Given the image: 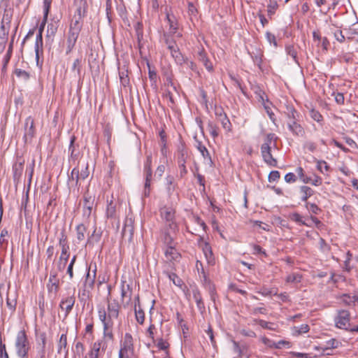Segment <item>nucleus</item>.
<instances>
[{"mask_svg":"<svg viewBox=\"0 0 358 358\" xmlns=\"http://www.w3.org/2000/svg\"><path fill=\"white\" fill-rule=\"evenodd\" d=\"M277 136L273 133H269L266 135L265 142L261 145V154L263 160L270 166H278V161L271 154V144L273 141V146L276 145Z\"/></svg>","mask_w":358,"mask_h":358,"instance_id":"obj_1","label":"nucleus"},{"mask_svg":"<svg viewBox=\"0 0 358 358\" xmlns=\"http://www.w3.org/2000/svg\"><path fill=\"white\" fill-rule=\"evenodd\" d=\"M31 345L26 331L20 330L17 332L15 340V349L19 358H28Z\"/></svg>","mask_w":358,"mask_h":358,"instance_id":"obj_2","label":"nucleus"},{"mask_svg":"<svg viewBox=\"0 0 358 358\" xmlns=\"http://www.w3.org/2000/svg\"><path fill=\"white\" fill-rule=\"evenodd\" d=\"M99 320L103 326V336L110 341L114 340L113 333V322L112 317H107L104 308H99L98 310Z\"/></svg>","mask_w":358,"mask_h":358,"instance_id":"obj_3","label":"nucleus"},{"mask_svg":"<svg viewBox=\"0 0 358 358\" xmlns=\"http://www.w3.org/2000/svg\"><path fill=\"white\" fill-rule=\"evenodd\" d=\"M161 217L165 220L166 226L171 230H176L177 224L175 222V210L171 206H164L159 210Z\"/></svg>","mask_w":358,"mask_h":358,"instance_id":"obj_4","label":"nucleus"},{"mask_svg":"<svg viewBox=\"0 0 358 358\" xmlns=\"http://www.w3.org/2000/svg\"><path fill=\"white\" fill-rule=\"evenodd\" d=\"M134 353V342L131 334L126 333L124 340L120 343V355L129 356L131 357Z\"/></svg>","mask_w":358,"mask_h":358,"instance_id":"obj_5","label":"nucleus"},{"mask_svg":"<svg viewBox=\"0 0 358 358\" xmlns=\"http://www.w3.org/2000/svg\"><path fill=\"white\" fill-rule=\"evenodd\" d=\"M350 315L347 310H338L337 315L335 317L334 322L337 328L348 330L350 326Z\"/></svg>","mask_w":358,"mask_h":358,"instance_id":"obj_6","label":"nucleus"},{"mask_svg":"<svg viewBox=\"0 0 358 358\" xmlns=\"http://www.w3.org/2000/svg\"><path fill=\"white\" fill-rule=\"evenodd\" d=\"M215 115L218 122H220L222 127L227 131H231V123L225 113L224 108L220 106H215Z\"/></svg>","mask_w":358,"mask_h":358,"instance_id":"obj_7","label":"nucleus"},{"mask_svg":"<svg viewBox=\"0 0 358 358\" xmlns=\"http://www.w3.org/2000/svg\"><path fill=\"white\" fill-rule=\"evenodd\" d=\"M35 133L36 129L34 119L31 116H29L24 121V134L23 136L24 142L31 143L35 136Z\"/></svg>","mask_w":358,"mask_h":358,"instance_id":"obj_8","label":"nucleus"},{"mask_svg":"<svg viewBox=\"0 0 358 358\" xmlns=\"http://www.w3.org/2000/svg\"><path fill=\"white\" fill-rule=\"evenodd\" d=\"M134 221L131 217H127L124 220V227L122 230V238L131 242L134 236Z\"/></svg>","mask_w":358,"mask_h":358,"instance_id":"obj_9","label":"nucleus"},{"mask_svg":"<svg viewBox=\"0 0 358 358\" xmlns=\"http://www.w3.org/2000/svg\"><path fill=\"white\" fill-rule=\"evenodd\" d=\"M132 296V287L127 284L125 280L121 281V301L124 308H127L131 302Z\"/></svg>","mask_w":358,"mask_h":358,"instance_id":"obj_10","label":"nucleus"},{"mask_svg":"<svg viewBox=\"0 0 358 358\" xmlns=\"http://www.w3.org/2000/svg\"><path fill=\"white\" fill-rule=\"evenodd\" d=\"M76 302L74 294L63 297L59 303V308L65 311V316H68L71 312Z\"/></svg>","mask_w":358,"mask_h":358,"instance_id":"obj_11","label":"nucleus"},{"mask_svg":"<svg viewBox=\"0 0 358 358\" xmlns=\"http://www.w3.org/2000/svg\"><path fill=\"white\" fill-rule=\"evenodd\" d=\"M80 33L69 30L66 35V55L70 54L73 50Z\"/></svg>","mask_w":358,"mask_h":358,"instance_id":"obj_12","label":"nucleus"},{"mask_svg":"<svg viewBox=\"0 0 358 358\" xmlns=\"http://www.w3.org/2000/svg\"><path fill=\"white\" fill-rule=\"evenodd\" d=\"M47 288L49 293L53 292L56 294L58 292L59 289V280L57 278V273L56 271H50Z\"/></svg>","mask_w":358,"mask_h":358,"instance_id":"obj_13","label":"nucleus"},{"mask_svg":"<svg viewBox=\"0 0 358 358\" xmlns=\"http://www.w3.org/2000/svg\"><path fill=\"white\" fill-rule=\"evenodd\" d=\"M287 127L294 136H303L305 134L304 129L298 122V120H289Z\"/></svg>","mask_w":358,"mask_h":358,"instance_id":"obj_14","label":"nucleus"},{"mask_svg":"<svg viewBox=\"0 0 358 358\" xmlns=\"http://www.w3.org/2000/svg\"><path fill=\"white\" fill-rule=\"evenodd\" d=\"M90 266L87 268V273L85 275V278L83 284V287L88 289H92L94 288V285L95 283L96 274V265H94V269L93 270V274L91 275Z\"/></svg>","mask_w":358,"mask_h":358,"instance_id":"obj_15","label":"nucleus"},{"mask_svg":"<svg viewBox=\"0 0 358 358\" xmlns=\"http://www.w3.org/2000/svg\"><path fill=\"white\" fill-rule=\"evenodd\" d=\"M166 86H171L174 91L178 92L177 87L173 83V73L170 68H163L162 71Z\"/></svg>","mask_w":358,"mask_h":358,"instance_id":"obj_16","label":"nucleus"},{"mask_svg":"<svg viewBox=\"0 0 358 358\" xmlns=\"http://www.w3.org/2000/svg\"><path fill=\"white\" fill-rule=\"evenodd\" d=\"M94 205V199L86 192L84 196L83 216L89 218Z\"/></svg>","mask_w":358,"mask_h":358,"instance_id":"obj_17","label":"nucleus"},{"mask_svg":"<svg viewBox=\"0 0 358 358\" xmlns=\"http://www.w3.org/2000/svg\"><path fill=\"white\" fill-rule=\"evenodd\" d=\"M192 295L198 309L201 313H203L205 312L206 307L202 299L201 293L197 287H194L192 289Z\"/></svg>","mask_w":358,"mask_h":358,"instance_id":"obj_18","label":"nucleus"},{"mask_svg":"<svg viewBox=\"0 0 358 358\" xmlns=\"http://www.w3.org/2000/svg\"><path fill=\"white\" fill-rule=\"evenodd\" d=\"M166 247V248L164 251V255L169 261L172 262L177 260L180 257L179 252L176 249V243L173 245H168Z\"/></svg>","mask_w":358,"mask_h":358,"instance_id":"obj_19","label":"nucleus"},{"mask_svg":"<svg viewBox=\"0 0 358 358\" xmlns=\"http://www.w3.org/2000/svg\"><path fill=\"white\" fill-rule=\"evenodd\" d=\"M340 345H341V342H339L336 338H331L327 341L326 347L315 346L314 348L316 350H322L321 355H324L325 351H329V350H331V349H336V348H338Z\"/></svg>","mask_w":358,"mask_h":358,"instance_id":"obj_20","label":"nucleus"},{"mask_svg":"<svg viewBox=\"0 0 358 358\" xmlns=\"http://www.w3.org/2000/svg\"><path fill=\"white\" fill-rule=\"evenodd\" d=\"M169 227H164L161 231L160 239L165 246L175 244L173 238L169 231Z\"/></svg>","mask_w":358,"mask_h":358,"instance_id":"obj_21","label":"nucleus"},{"mask_svg":"<svg viewBox=\"0 0 358 358\" xmlns=\"http://www.w3.org/2000/svg\"><path fill=\"white\" fill-rule=\"evenodd\" d=\"M108 315L107 317L117 318L119 316L120 306L116 300L108 303Z\"/></svg>","mask_w":358,"mask_h":358,"instance_id":"obj_22","label":"nucleus"},{"mask_svg":"<svg viewBox=\"0 0 358 358\" xmlns=\"http://www.w3.org/2000/svg\"><path fill=\"white\" fill-rule=\"evenodd\" d=\"M102 231L101 230L97 231L96 227H95L92 234L90 236H89L85 243V247H92L94 245V243H96L100 241Z\"/></svg>","mask_w":358,"mask_h":358,"instance_id":"obj_23","label":"nucleus"},{"mask_svg":"<svg viewBox=\"0 0 358 358\" xmlns=\"http://www.w3.org/2000/svg\"><path fill=\"white\" fill-rule=\"evenodd\" d=\"M24 160L15 162L13 165V177L14 181H19L24 170Z\"/></svg>","mask_w":358,"mask_h":358,"instance_id":"obj_24","label":"nucleus"},{"mask_svg":"<svg viewBox=\"0 0 358 358\" xmlns=\"http://www.w3.org/2000/svg\"><path fill=\"white\" fill-rule=\"evenodd\" d=\"M165 180L166 192L168 196L170 197L176 190L177 184L175 182V177L173 176L168 175Z\"/></svg>","mask_w":358,"mask_h":358,"instance_id":"obj_25","label":"nucleus"},{"mask_svg":"<svg viewBox=\"0 0 358 358\" xmlns=\"http://www.w3.org/2000/svg\"><path fill=\"white\" fill-rule=\"evenodd\" d=\"M202 250L205 257L209 264H213L215 258L213 256L212 248L208 242H204L202 245Z\"/></svg>","mask_w":358,"mask_h":358,"instance_id":"obj_26","label":"nucleus"},{"mask_svg":"<svg viewBox=\"0 0 358 358\" xmlns=\"http://www.w3.org/2000/svg\"><path fill=\"white\" fill-rule=\"evenodd\" d=\"M166 19L168 21V23L169 24V34H176L177 30L178 29V22L173 14H170L169 13H166Z\"/></svg>","mask_w":358,"mask_h":358,"instance_id":"obj_27","label":"nucleus"},{"mask_svg":"<svg viewBox=\"0 0 358 358\" xmlns=\"http://www.w3.org/2000/svg\"><path fill=\"white\" fill-rule=\"evenodd\" d=\"M199 60L203 64L208 71L211 72L213 71V65L204 51L202 50L199 52Z\"/></svg>","mask_w":358,"mask_h":358,"instance_id":"obj_28","label":"nucleus"},{"mask_svg":"<svg viewBox=\"0 0 358 358\" xmlns=\"http://www.w3.org/2000/svg\"><path fill=\"white\" fill-rule=\"evenodd\" d=\"M187 157H188L187 149L186 148L185 145L183 143H181L178 147V157H177L178 163L186 162Z\"/></svg>","mask_w":358,"mask_h":358,"instance_id":"obj_29","label":"nucleus"},{"mask_svg":"<svg viewBox=\"0 0 358 358\" xmlns=\"http://www.w3.org/2000/svg\"><path fill=\"white\" fill-rule=\"evenodd\" d=\"M43 35L41 34H37L34 45L36 59L37 63H38L40 52H43Z\"/></svg>","mask_w":358,"mask_h":358,"instance_id":"obj_30","label":"nucleus"},{"mask_svg":"<svg viewBox=\"0 0 358 358\" xmlns=\"http://www.w3.org/2000/svg\"><path fill=\"white\" fill-rule=\"evenodd\" d=\"M169 33L163 34V38L164 40L165 44L167 45V48L170 50V52H173V50L179 48L176 44L175 40H173L171 35Z\"/></svg>","mask_w":358,"mask_h":358,"instance_id":"obj_31","label":"nucleus"},{"mask_svg":"<svg viewBox=\"0 0 358 358\" xmlns=\"http://www.w3.org/2000/svg\"><path fill=\"white\" fill-rule=\"evenodd\" d=\"M199 266H201V275H200V277L202 278L201 281H202L203 286L205 287H207L208 286L213 285L211 280L208 278L207 274L206 273V272L203 269V264H202L201 262L197 260L196 262V267L198 270V272H199Z\"/></svg>","mask_w":358,"mask_h":358,"instance_id":"obj_32","label":"nucleus"},{"mask_svg":"<svg viewBox=\"0 0 358 358\" xmlns=\"http://www.w3.org/2000/svg\"><path fill=\"white\" fill-rule=\"evenodd\" d=\"M78 6L76 11V14L78 18L83 19L86 13V9L87 8V3L86 0H78Z\"/></svg>","mask_w":358,"mask_h":358,"instance_id":"obj_33","label":"nucleus"},{"mask_svg":"<svg viewBox=\"0 0 358 358\" xmlns=\"http://www.w3.org/2000/svg\"><path fill=\"white\" fill-rule=\"evenodd\" d=\"M144 173L145 178H152V155H148L146 157V161L144 164Z\"/></svg>","mask_w":358,"mask_h":358,"instance_id":"obj_34","label":"nucleus"},{"mask_svg":"<svg viewBox=\"0 0 358 358\" xmlns=\"http://www.w3.org/2000/svg\"><path fill=\"white\" fill-rule=\"evenodd\" d=\"M73 20L70 24L69 30L80 33L83 28V20L80 18H78L76 15L73 16Z\"/></svg>","mask_w":358,"mask_h":358,"instance_id":"obj_35","label":"nucleus"},{"mask_svg":"<svg viewBox=\"0 0 358 358\" xmlns=\"http://www.w3.org/2000/svg\"><path fill=\"white\" fill-rule=\"evenodd\" d=\"M171 55L172 57L174 59L176 63L180 66L184 65L187 58L180 52L179 48L171 52Z\"/></svg>","mask_w":358,"mask_h":358,"instance_id":"obj_36","label":"nucleus"},{"mask_svg":"<svg viewBox=\"0 0 358 358\" xmlns=\"http://www.w3.org/2000/svg\"><path fill=\"white\" fill-rule=\"evenodd\" d=\"M253 322L255 324H258L264 329H269V330H272V331H276V329L278 328L277 324H275L273 322H266L263 320L254 319Z\"/></svg>","mask_w":358,"mask_h":358,"instance_id":"obj_37","label":"nucleus"},{"mask_svg":"<svg viewBox=\"0 0 358 358\" xmlns=\"http://www.w3.org/2000/svg\"><path fill=\"white\" fill-rule=\"evenodd\" d=\"M91 290V289L82 287L78 292V299L81 303H83L84 306L86 301L90 298Z\"/></svg>","mask_w":358,"mask_h":358,"instance_id":"obj_38","label":"nucleus"},{"mask_svg":"<svg viewBox=\"0 0 358 358\" xmlns=\"http://www.w3.org/2000/svg\"><path fill=\"white\" fill-rule=\"evenodd\" d=\"M103 341L99 340L96 342L94 343L92 345V349L90 350V352L87 354H93L94 356H97L99 357V352L101 348L102 351H105L106 348L104 345L102 346Z\"/></svg>","mask_w":358,"mask_h":358,"instance_id":"obj_39","label":"nucleus"},{"mask_svg":"<svg viewBox=\"0 0 358 358\" xmlns=\"http://www.w3.org/2000/svg\"><path fill=\"white\" fill-rule=\"evenodd\" d=\"M285 114L289 120H298L299 118V113L294 108V106L290 105H286V110L285 111Z\"/></svg>","mask_w":358,"mask_h":358,"instance_id":"obj_40","label":"nucleus"},{"mask_svg":"<svg viewBox=\"0 0 358 358\" xmlns=\"http://www.w3.org/2000/svg\"><path fill=\"white\" fill-rule=\"evenodd\" d=\"M87 227L83 223L79 224L76 226V238L78 241H82L85 238V233L87 232Z\"/></svg>","mask_w":358,"mask_h":358,"instance_id":"obj_41","label":"nucleus"},{"mask_svg":"<svg viewBox=\"0 0 358 358\" xmlns=\"http://www.w3.org/2000/svg\"><path fill=\"white\" fill-rule=\"evenodd\" d=\"M300 192L302 194L301 198L302 201H306L309 197L313 195L314 190L308 186H301L300 187Z\"/></svg>","mask_w":358,"mask_h":358,"instance_id":"obj_42","label":"nucleus"},{"mask_svg":"<svg viewBox=\"0 0 358 358\" xmlns=\"http://www.w3.org/2000/svg\"><path fill=\"white\" fill-rule=\"evenodd\" d=\"M197 148L201 152V155L205 159L208 161V162L210 164H213V160L211 158V156L208 150V149L206 148L205 145H203L201 142L198 143Z\"/></svg>","mask_w":358,"mask_h":358,"instance_id":"obj_43","label":"nucleus"},{"mask_svg":"<svg viewBox=\"0 0 358 358\" xmlns=\"http://www.w3.org/2000/svg\"><path fill=\"white\" fill-rule=\"evenodd\" d=\"M79 180L80 179V175L79 169L77 167L73 169L71 173V176L69 178V181L75 182V186L79 187L80 184H79Z\"/></svg>","mask_w":358,"mask_h":358,"instance_id":"obj_44","label":"nucleus"},{"mask_svg":"<svg viewBox=\"0 0 358 358\" xmlns=\"http://www.w3.org/2000/svg\"><path fill=\"white\" fill-rule=\"evenodd\" d=\"M76 140V137L73 135L70 139V144L69 146V152H70V159L69 161L73 160L75 161L78 158V153H76V148L74 146L75 141Z\"/></svg>","mask_w":358,"mask_h":358,"instance_id":"obj_45","label":"nucleus"},{"mask_svg":"<svg viewBox=\"0 0 358 358\" xmlns=\"http://www.w3.org/2000/svg\"><path fill=\"white\" fill-rule=\"evenodd\" d=\"M135 317L136 321L140 324H143L145 321V313L141 306L137 307V304H134Z\"/></svg>","mask_w":358,"mask_h":358,"instance_id":"obj_46","label":"nucleus"},{"mask_svg":"<svg viewBox=\"0 0 358 358\" xmlns=\"http://www.w3.org/2000/svg\"><path fill=\"white\" fill-rule=\"evenodd\" d=\"M108 205L106 208V215L108 218H113L115 217L116 214V208L115 205L113 203V201L110 200V201H107Z\"/></svg>","mask_w":358,"mask_h":358,"instance_id":"obj_47","label":"nucleus"},{"mask_svg":"<svg viewBox=\"0 0 358 358\" xmlns=\"http://www.w3.org/2000/svg\"><path fill=\"white\" fill-rule=\"evenodd\" d=\"M13 17V10L12 9H6L4 10V13L3 15V18L1 22H3V24H6L7 25V29H10V24L11 22Z\"/></svg>","mask_w":358,"mask_h":358,"instance_id":"obj_48","label":"nucleus"},{"mask_svg":"<svg viewBox=\"0 0 358 358\" xmlns=\"http://www.w3.org/2000/svg\"><path fill=\"white\" fill-rule=\"evenodd\" d=\"M81 68H82V58L81 57L76 58L72 64L71 71L73 72L76 71L77 76L79 78H80Z\"/></svg>","mask_w":358,"mask_h":358,"instance_id":"obj_49","label":"nucleus"},{"mask_svg":"<svg viewBox=\"0 0 358 358\" xmlns=\"http://www.w3.org/2000/svg\"><path fill=\"white\" fill-rule=\"evenodd\" d=\"M289 218L291 220L298 223L300 225L310 227L311 224L303 220L302 217L298 213H293L290 214Z\"/></svg>","mask_w":358,"mask_h":358,"instance_id":"obj_50","label":"nucleus"},{"mask_svg":"<svg viewBox=\"0 0 358 358\" xmlns=\"http://www.w3.org/2000/svg\"><path fill=\"white\" fill-rule=\"evenodd\" d=\"M119 76H120V80L121 85L124 87L129 86L130 81H129V78L128 76V71L125 70V71H120Z\"/></svg>","mask_w":358,"mask_h":358,"instance_id":"obj_51","label":"nucleus"},{"mask_svg":"<svg viewBox=\"0 0 358 358\" xmlns=\"http://www.w3.org/2000/svg\"><path fill=\"white\" fill-rule=\"evenodd\" d=\"M14 73L18 78H20L24 81H27L30 78L29 73L20 69H15Z\"/></svg>","mask_w":358,"mask_h":358,"instance_id":"obj_52","label":"nucleus"},{"mask_svg":"<svg viewBox=\"0 0 358 358\" xmlns=\"http://www.w3.org/2000/svg\"><path fill=\"white\" fill-rule=\"evenodd\" d=\"M352 257V254L350 250L346 252V259L344 261L343 270L347 272H350L353 266L350 265V260Z\"/></svg>","mask_w":358,"mask_h":358,"instance_id":"obj_53","label":"nucleus"},{"mask_svg":"<svg viewBox=\"0 0 358 358\" xmlns=\"http://www.w3.org/2000/svg\"><path fill=\"white\" fill-rule=\"evenodd\" d=\"M77 259V255H73L71 258L70 263L67 267L66 273L69 275V279L72 280L74 277L73 266Z\"/></svg>","mask_w":358,"mask_h":358,"instance_id":"obj_54","label":"nucleus"},{"mask_svg":"<svg viewBox=\"0 0 358 358\" xmlns=\"http://www.w3.org/2000/svg\"><path fill=\"white\" fill-rule=\"evenodd\" d=\"M296 172L298 174L300 180L304 183H309L311 181V178L304 174L303 169L301 166L296 169Z\"/></svg>","mask_w":358,"mask_h":358,"instance_id":"obj_55","label":"nucleus"},{"mask_svg":"<svg viewBox=\"0 0 358 358\" xmlns=\"http://www.w3.org/2000/svg\"><path fill=\"white\" fill-rule=\"evenodd\" d=\"M309 113H310V117L312 119H313L315 121H316L317 122H322L323 121V117L318 110H317L314 108H312L309 111Z\"/></svg>","mask_w":358,"mask_h":358,"instance_id":"obj_56","label":"nucleus"},{"mask_svg":"<svg viewBox=\"0 0 358 358\" xmlns=\"http://www.w3.org/2000/svg\"><path fill=\"white\" fill-rule=\"evenodd\" d=\"M67 346V336L66 334H62L60 336L58 343V353L61 352L62 348L66 349Z\"/></svg>","mask_w":358,"mask_h":358,"instance_id":"obj_57","label":"nucleus"},{"mask_svg":"<svg viewBox=\"0 0 358 358\" xmlns=\"http://www.w3.org/2000/svg\"><path fill=\"white\" fill-rule=\"evenodd\" d=\"M169 278L173 282V283L178 286L181 287L182 285V280L174 273H168Z\"/></svg>","mask_w":358,"mask_h":358,"instance_id":"obj_58","label":"nucleus"},{"mask_svg":"<svg viewBox=\"0 0 358 358\" xmlns=\"http://www.w3.org/2000/svg\"><path fill=\"white\" fill-rule=\"evenodd\" d=\"M208 128L210 135L215 138L218 136V128L212 122H209L208 123Z\"/></svg>","mask_w":358,"mask_h":358,"instance_id":"obj_59","label":"nucleus"},{"mask_svg":"<svg viewBox=\"0 0 358 358\" xmlns=\"http://www.w3.org/2000/svg\"><path fill=\"white\" fill-rule=\"evenodd\" d=\"M310 330L309 326L306 324H303L300 327H294V334L300 335L308 332Z\"/></svg>","mask_w":358,"mask_h":358,"instance_id":"obj_60","label":"nucleus"},{"mask_svg":"<svg viewBox=\"0 0 358 358\" xmlns=\"http://www.w3.org/2000/svg\"><path fill=\"white\" fill-rule=\"evenodd\" d=\"M285 50L287 54L291 56L296 63H298L297 52L294 47L293 45H287L286 46Z\"/></svg>","mask_w":358,"mask_h":358,"instance_id":"obj_61","label":"nucleus"},{"mask_svg":"<svg viewBox=\"0 0 358 358\" xmlns=\"http://www.w3.org/2000/svg\"><path fill=\"white\" fill-rule=\"evenodd\" d=\"M278 8V4L277 1L271 2L267 6V13H268V15L269 16L270 18L271 17V16L273 15H274V13Z\"/></svg>","mask_w":358,"mask_h":358,"instance_id":"obj_62","label":"nucleus"},{"mask_svg":"<svg viewBox=\"0 0 358 358\" xmlns=\"http://www.w3.org/2000/svg\"><path fill=\"white\" fill-rule=\"evenodd\" d=\"M157 347L161 350H164V351H168V348L169 347V343L164 341L162 338H160L159 339H157Z\"/></svg>","mask_w":358,"mask_h":358,"instance_id":"obj_63","label":"nucleus"},{"mask_svg":"<svg viewBox=\"0 0 358 358\" xmlns=\"http://www.w3.org/2000/svg\"><path fill=\"white\" fill-rule=\"evenodd\" d=\"M306 207L309 212L315 215L321 211V209L315 203H306Z\"/></svg>","mask_w":358,"mask_h":358,"instance_id":"obj_64","label":"nucleus"}]
</instances>
